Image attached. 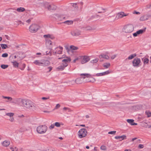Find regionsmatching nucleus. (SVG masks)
Here are the masks:
<instances>
[{"instance_id":"f257e3e1","label":"nucleus","mask_w":151,"mask_h":151,"mask_svg":"<svg viewBox=\"0 0 151 151\" xmlns=\"http://www.w3.org/2000/svg\"><path fill=\"white\" fill-rule=\"evenodd\" d=\"M22 106L32 111H34L36 110L35 104L29 100L24 99L23 102Z\"/></svg>"},{"instance_id":"f03ea898","label":"nucleus","mask_w":151,"mask_h":151,"mask_svg":"<svg viewBox=\"0 0 151 151\" xmlns=\"http://www.w3.org/2000/svg\"><path fill=\"white\" fill-rule=\"evenodd\" d=\"M33 63L36 65L43 66H47L50 63V61L47 59L35 60Z\"/></svg>"},{"instance_id":"7ed1b4c3","label":"nucleus","mask_w":151,"mask_h":151,"mask_svg":"<svg viewBox=\"0 0 151 151\" xmlns=\"http://www.w3.org/2000/svg\"><path fill=\"white\" fill-rule=\"evenodd\" d=\"M47 129V127L45 125H40L37 127V131L40 134H42L46 132Z\"/></svg>"},{"instance_id":"20e7f679","label":"nucleus","mask_w":151,"mask_h":151,"mask_svg":"<svg viewBox=\"0 0 151 151\" xmlns=\"http://www.w3.org/2000/svg\"><path fill=\"white\" fill-rule=\"evenodd\" d=\"M124 31L126 33H130L134 30V27L132 24L125 26L123 27Z\"/></svg>"},{"instance_id":"39448f33","label":"nucleus","mask_w":151,"mask_h":151,"mask_svg":"<svg viewBox=\"0 0 151 151\" xmlns=\"http://www.w3.org/2000/svg\"><path fill=\"white\" fill-rule=\"evenodd\" d=\"M39 29V26L36 24H32L29 28V31L32 33H35Z\"/></svg>"},{"instance_id":"423d86ee","label":"nucleus","mask_w":151,"mask_h":151,"mask_svg":"<svg viewBox=\"0 0 151 151\" xmlns=\"http://www.w3.org/2000/svg\"><path fill=\"white\" fill-rule=\"evenodd\" d=\"M87 131L86 129H81L78 132L79 137L82 138L86 136L87 134Z\"/></svg>"},{"instance_id":"0eeeda50","label":"nucleus","mask_w":151,"mask_h":151,"mask_svg":"<svg viewBox=\"0 0 151 151\" xmlns=\"http://www.w3.org/2000/svg\"><path fill=\"white\" fill-rule=\"evenodd\" d=\"M45 6L46 7L49 11L55 10L57 8V6L53 4H50L47 3H46Z\"/></svg>"},{"instance_id":"6e6552de","label":"nucleus","mask_w":151,"mask_h":151,"mask_svg":"<svg viewBox=\"0 0 151 151\" xmlns=\"http://www.w3.org/2000/svg\"><path fill=\"white\" fill-rule=\"evenodd\" d=\"M141 62V61L139 58H135L132 62L133 66L134 67H138L139 66V64Z\"/></svg>"},{"instance_id":"1a4fd4ad","label":"nucleus","mask_w":151,"mask_h":151,"mask_svg":"<svg viewBox=\"0 0 151 151\" xmlns=\"http://www.w3.org/2000/svg\"><path fill=\"white\" fill-rule=\"evenodd\" d=\"M63 47H62L59 46L55 48L56 51L55 52L54 50L52 51V53L53 55H55L56 54H61L62 53V50Z\"/></svg>"},{"instance_id":"9d476101","label":"nucleus","mask_w":151,"mask_h":151,"mask_svg":"<svg viewBox=\"0 0 151 151\" xmlns=\"http://www.w3.org/2000/svg\"><path fill=\"white\" fill-rule=\"evenodd\" d=\"M81 31L78 29H76L71 32V35L73 36H77L81 35Z\"/></svg>"},{"instance_id":"9b49d317","label":"nucleus","mask_w":151,"mask_h":151,"mask_svg":"<svg viewBox=\"0 0 151 151\" xmlns=\"http://www.w3.org/2000/svg\"><path fill=\"white\" fill-rule=\"evenodd\" d=\"M68 65V64L65 63H64V64L62 63L57 68V69L58 70L62 71L65 68L67 67Z\"/></svg>"},{"instance_id":"f8f14e48","label":"nucleus","mask_w":151,"mask_h":151,"mask_svg":"<svg viewBox=\"0 0 151 151\" xmlns=\"http://www.w3.org/2000/svg\"><path fill=\"white\" fill-rule=\"evenodd\" d=\"M24 100V99H17L14 101V102L18 105L22 106L23 102Z\"/></svg>"},{"instance_id":"ddd939ff","label":"nucleus","mask_w":151,"mask_h":151,"mask_svg":"<svg viewBox=\"0 0 151 151\" xmlns=\"http://www.w3.org/2000/svg\"><path fill=\"white\" fill-rule=\"evenodd\" d=\"M71 61V59L70 57H66V58L63 59L62 60L63 63L66 64L68 65V63H69Z\"/></svg>"},{"instance_id":"4468645a","label":"nucleus","mask_w":151,"mask_h":151,"mask_svg":"<svg viewBox=\"0 0 151 151\" xmlns=\"http://www.w3.org/2000/svg\"><path fill=\"white\" fill-rule=\"evenodd\" d=\"M127 15H128V14H125L123 12H121L120 13H119L117 14V15L115 18V19L116 18H117V19H118L119 18H122L126 16Z\"/></svg>"},{"instance_id":"2eb2a0df","label":"nucleus","mask_w":151,"mask_h":151,"mask_svg":"<svg viewBox=\"0 0 151 151\" xmlns=\"http://www.w3.org/2000/svg\"><path fill=\"white\" fill-rule=\"evenodd\" d=\"M90 58L88 57L85 56L83 57V60L81 61V64H83L88 62Z\"/></svg>"},{"instance_id":"dca6fc26","label":"nucleus","mask_w":151,"mask_h":151,"mask_svg":"<svg viewBox=\"0 0 151 151\" xmlns=\"http://www.w3.org/2000/svg\"><path fill=\"white\" fill-rule=\"evenodd\" d=\"M115 138L116 139H119L120 141H122L126 139V136L125 135H123L122 136H116L115 137Z\"/></svg>"},{"instance_id":"f3484780","label":"nucleus","mask_w":151,"mask_h":151,"mask_svg":"<svg viewBox=\"0 0 151 151\" xmlns=\"http://www.w3.org/2000/svg\"><path fill=\"white\" fill-rule=\"evenodd\" d=\"M127 121L131 125H136L137 123L134 122V120L133 119H127Z\"/></svg>"},{"instance_id":"a211bd4d","label":"nucleus","mask_w":151,"mask_h":151,"mask_svg":"<svg viewBox=\"0 0 151 151\" xmlns=\"http://www.w3.org/2000/svg\"><path fill=\"white\" fill-rule=\"evenodd\" d=\"M109 73H110L109 71V70H108V71H105V72H103L102 73H97L96 74V76H102L105 75H106L108 74H109Z\"/></svg>"},{"instance_id":"6ab92c4d","label":"nucleus","mask_w":151,"mask_h":151,"mask_svg":"<svg viewBox=\"0 0 151 151\" xmlns=\"http://www.w3.org/2000/svg\"><path fill=\"white\" fill-rule=\"evenodd\" d=\"M80 75L82 77L81 78H83V79L85 78V77L88 78L91 76V74L88 73H82L80 74Z\"/></svg>"},{"instance_id":"aec40b11","label":"nucleus","mask_w":151,"mask_h":151,"mask_svg":"<svg viewBox=\"0 0 151 151\" xmlns=\"http://www.w3.org/2000/svg\"><path fill=\"white\" fill-rule=\"evenodd\" d=\"M99 57V59L103 58L107 60H108L109 58V56L104 54L101 55H100Z\"/></svg>"},{"instance_id":"412c9836","label":"nucleus","mask_w":151,"mask_h":151,"mask_svg":"<svg viewBox=\"0 0 151 151\" xmlns=\"http://www.w3.org/2000/svg\"><path fill=\"white\" fill-rule=\"evenodd\" d=\"M149 18V16L147 15H144L141 16L140 18V21H143L147 20Z\"/></svg>"},{"instance_id":"4be33fe9","label":"nucleus","mask_w":151,"mask_h":151,"mask_svg":"<svg viewBox=\"0 0 151 151\" xmlns=\"http://www.w3.org/2000/svg\"><path fill=\"white\" fill-rule=\"evenodd\" d=\"M10 144V142L9 140H5L2 143V144L3 146L7 147Z\"/></svg>"},{"instance_id":"5701e85b","label":"nucleus","mask_w":151,"mask_h":151,"mask_svg":"<svg viewBox=\"0 0 151 151\" xmlns=\"http://www.w3.org/2000/svg\"><path fill=\"white\" fill-rule=\"evenodd\" d=\"M12 63L13 64V66L14 68H17L19 67V63L17 61L12 62Z\"/></svg>"},{"instance_id":"b1692460","label":"nucleus","mask_w":151,"mask_h":151,"mask_svg":"<svg viewBox=\"0 0 151 151\" xmlns=\"http://www.w3.org/2000/svg\"><path fill=\"white\" fill-rule=\"evenodd\" d=\"M25 10V9L23 7H19L17 9V11L19 12H22L24 11Z\"/></svg>"},{"instance_id":"393cba45","label":"nucleus","mask_w":151,"mask_h":151,"mask_svg":"<svg viewBox=\"0 0 151 151\" xmlns=\"http://www.w3.org/2000/svg\"><path fill=\"white\" fill-rule=\"evenodd\" d=\"M75 82L76 83L78 84H80L82 82V80H81V78H77L75 80Z\"/></svg>"},{"instance_id":"a878e982","label":"nucleus","mask_w":151,"mask_h":151,"mask_svg":"<svg viewBox=\"0 0 151 151\" xmlns=\"http://www.w3.org/2000/svg\"><path fill=\"white\" fill-rule=\"evenodd\" d=\"M0 45L3 49H6L8 48V45L6 44H0Z\"/></svg>"},{"instance_id":"bb28decb","label":"nucleus","mask_w":151,"mask_h":151,"mask_svg":"<svg viewBox=\"0 0 151 151\" xmlns=\"http://www.w3.org/2000/svg\"><path fill=\"white\" fill-rule=\"evenodd\" d=\"M73 21L72 20H67L64 22L63 23L68 25L71 24H73Z\"/></svg>"},{"instance_id":"cd10ccee","label":"nucleus","mask_w":151,"mask_h":151,"mask_svg":"<svg viewBox=\"0 0 151 151\" xmlns=\"http://www.w3.org/2000/svg\"><path fill=\"white\" fill-rule=\"evenodd\" d=\"M26 65L25 64H23L20 65L19 68L22 70H23L25 67Z\"/></svg>"},{"instance_id":"c85d7f7f","label":"nucleus","mask_w":151,"mask_h":151,"mask_svg":"<svg viewBox=\"0 0 151 151\" xmlns=\"http://www.w3.org/2000/svg\"><path fill=\"white\" fill-rule=\"evenodd\" d=\"M103 65L105 68H107L110 66V64L109 63H106L104 64Z\"/></svg>"},{"instance_id":"c756f323","label":"nucleus","mask_w":151,"mask_h":151,"mask_svg":"<svg viewBox=\"0 0 151 151\" xmlns=\"http://www.w3.org/2000/svg\"><path fill=\"white\" fill-rule=\"evenodd\" d=\"M136 56V54H133L132 55H130V56H129L128 58V59L129 60H131L134 57H135Z\"/></svg>"},{"instance_id":"7c9ffc66","label":"nucleus","mask_w":151,"mask_h":151,"mask_svg":"<svg viewBox=\"0 0 151 151\" xmlns=\"http://www.w3.org/2000/svg\"><path fill=\"white\" fill-rule=\"evenodd\" d=\"M146 29V28H145L144 29H140L137 31V32H138L139 35L140 34H142L145 31Z\"/></svg>"},{"instance_id":"2f4dec72","label":"nucleus","mask_w":151,"mask_h":151,"mask_svg":"<svg viewBox=\"0 0 151 151\" xmlns=\"http://www.w3.org/2000/svg\"><path fill=\"white\" fill-rule=\"evenodd\" d=\"M46 44L47 45H51L52 44V42L49 39H47L46 40Z\"/></svg>"},{"instance_id":"473e14b6","label":"nucleus","mask_w":151,"mask_h":151,"mask_svg":"<svg viewBox=\"0 0 151 151\" xmlns=\"http://www.w3.org/2000/svg\"><path fill=\"white\" fill-rule=\"evenodd\" d=\"M142 60H144L143 62L144 65L145 63L148 64L149 63V60L148 58H143L142 59Z\"/></svg>"},{"instance_id":"72a5a7b5","label":"nucleus","mask_w":151,"mask_h":151,"mask_svg":"<svg viewBox=\"0 0 151 151\" xmlns=\"http://www.w3.org/2000/svg\"><path fill=\"white\" fill-rule=\"evenodd\" d=\"M84 28L86 30H90L92 29V28L90 26H87L84 27Z\"/></svg>"},{"instance_id":"f704fd0d","label":"nucleus","mask_w":151,"mask_h":151,"mask_svg":"<svg viewBox=\"0 0 151 151\" xmlns=\"http://www.w3.org/2000/svg\"><path fill=\"white\" fill-rule=\"evenodd\" d=\"M70 48L73 50H76L78 49V47L73 45H71L70 46Z\"/></svg>"},{"instance_id":"c9c22d12","label":"nucleus","mask_w":151,"mask_h":151,"mask_svg":"<svg viewBox=\"0 0 151 151\" xmlns=\"http://www.w3.org/2000/svg\"><path fill=\"white\" fill-rule=\"evenodd\" d=\"M1 68L3 69H5L8 67V65H7L2 64L1 65Z\"/></svg>"},{"instance_id":"e433bc0d","label":"nucleus","mask_w":151,"mask_h":151,"mask_svg":"<svg viewBox=\"0 0 151 151\" xmlns=\"http://www.w3.org/2000/svg\"><path fill=\"white\" fill-rule=\"evenodd\" d=\"M6 115L7 116H9L10 117L13 116L14 115V114L13 113L10 112V113H8L6 114Z\"/></svg>"},{"instance_id":"4c0bfd02","label":"nucleus","mask_w":151,"mask_h":151,"mask_svg":"<svg viewBox=\"0 0 151 151\" xmlns=\"http://www.w3.org/2000/svg\"><path fill=\"white\" fill-rule=\"evenodd\" d=\"M50 51L49 52H48L47 51L46 52V54L47 55H48L49 54L50 55H52V51H53V50H52V48H50Z\"/></svg>"},{"instance_id":"58836bf2","label":"nucleus","mask_w":151,"mask_h":151,"mask_svg":"<svg viewBox=\"0 0 151 151\" xmlns=\"http://www.w3.org/2000/svg\"><path fill=\"white\" fill-rule=\"evenodd\" d=\"M98 59L96 58L91 61V62L92 63H95L97 62L98 60Z\"/></svg>"},{"instance_id":"ea45409f","label":"nucleus","mask_w":151,"mask_h":151,"mask_svg":"<svg viewBox=\"0 0 151 151\" xmlns=\"http://www.w3.org/2000/svg\"><path fill=\"white\" fill-rule=\"evenodd\" d=\"M106 11V9L101 8V11L98 12V13H104Z\"/></svg>"},{"instance_id":"a19ab883","label":"nucleus","mask_w":151,"mask_h":151,"mask_svg":"<svg viewBox=\"0 0 151 151\" xmlns=\"http://www.w3.org/2000/svg\"><path fill=\"white\" fill-rule=\"evenodd\" d=\"M101 149L103 150H105L106 149V147L105 146L102 145L100 147Z\"/></svg>"},{"instance_id":"79ce46f5","label":"nucleus","mask_w":151,"mask_h":151,"mask_svg":"<svg viewBox=\"0 0 151 151\" xmlns=\"http://www.w3.org/2000/svg\"><path fill=\"white\" fill-rule=\"evenodd\" d=\"M2 97L4 99H7L10 101L12 100V98L10 97L2 96Z\"/></svg>"},{"instance_id":"37998d69","label":"nucleus","mask_w":151,"mask_h":151,"mask_svg":"<svg viewBox=\"0 0 151 151\" xmlns=\"http://www.w3.org/2000/svg\"><path fill=\"white\" fill-rule=\"evenodd\" d=\"M145 113L148 117H150L151 116V113L150 112L146 111Z\"/></svg>"},{"instance_id":"c03bdc74","label":"nucleus","mask_w":151,"mask_h":151,"mask_svg":"<svg viewBox=\"0 0 151 151\" xmlns=\"http://www.w3.org/2000/svg\"><path fill=\"white\" fill-rule=\"evenodd\" d=\"M54 125L57 127H60V124L58 122H56L55 123Z\"/></svg>"},{"instance_id":"a18cd8bd","label":"nucleus","mask_w":151,"mask_h":151,"mask_svg":"<svg viewBox=\"0 0 151 151\" xmlns=\"http://www.w3.org/2000/svg\"><path fill=\"white\" fill-rule=\"evenodd\" d=\"M8 54L7 53H4L1 56L3 58H6L8 56Z\"/></svg>"},{"instance_id":"49530a36","label":"nucleus","mask_w":151,"mask_h":151,"mask_svg":"<svg viewBox=\"0 0 151 151\" xmlns=\"http://www.w3.org/2000/svg\"><path fill=\"white\" fill-rule=\"evenodd\" d=\"M10 149L12 151H17L18 150V149L16 147H15L14 148L11 147H10Z\"/></svg>"},{"instance_id":"de8ad7c7","label":"nucleus","mask_w":151,"mask_h":151,"mask_svg":"<svg viewBox=\"0 0 151 151\" xmlns=\"http://www.w3.org/2000/svg\"><path fill=\"white\" fill-rule=\"evenodd\" d=\"M116 132V131H111L109 132H108V134H115Z\"/></svg>"},{"instance_id":"09e8293b","label":"nucleus","mask_w":151,"mask_h":151,"mask_svg":"<svg viewBox=\"0 0 151 151\" xmlns=\"http://www.w3.org/2000/svg\"><path fill=\"white\" fill-rule=\"evenodd\" d=\"M51 35L50 34H48L47 35H44L43 36L45 38H50Z\"/></svg>"},{"instance_id":"8fccbe9b","label":"nucleus","mask_w":151,"mask_h":151,"mask_svg":"<svg viewBox=\"0 0 151 151\" xmlns=\"http://www.w3.org/2000/svg\"><path fill=\"white\" fill-rule=\"evenodd\" d=\"M66 57H67L65 55H62V57L61 58H58V59L59 60L61 59H65L66 58Z\"/></svg>"},{"instance_id":"3c124183","label":"nucleus","mask_w":151,"mask_h":151,"mask_svg":"<svg viewBox=\"0 0 151 151\" xmlns=\"http://www.w3.org/2000/svg\"><path fill=\"white\" fill-rule=\"evenodd\" d=\"M139 34L138 32L137 31L135 33H133V35L134 37L137 36Z\"/></svg>"},{"instance_id":"603ef678","label":"nucleus","mask_w":151,"mask_h":151,"mask_svg":"<svg viewBox=\"0 0 151 151\" xmlns=\"http://www.w3.org/2000/svg\"><path fill=\"white\" fill-rule=\"evenodd\" d=\"M73 6L75 8H76V9H78V7L77 6V5L76 3H73Z\"/></svg>"},{"instance_id":"864d4df0","label":"nucleus","mask_w":151,"mask_h":151,"mask_svg":"<svg viewBox=\"0 0 151 151\" xmlns=\"http://www.w3.org/2000/svg\"><path fill=\"white\" fill-rule=\"evenodd\" d=\"M47 68L49 69V70L47 71V72L48 73L51 71L52 69V68L51 66L47 67Z\"/></svg>"},{"instance_id":"5fc2aeb1","label":"nucleus","mask_w":151,"mask_h":151,"mask_svg":"<svg viewBox=\"0 0 151 151\" xmlns=\"http://www.w3.org/2000/svg\"><path fill=\"white\" fill-rule=\"evenodd\" d=\"M54 126H55V125L54 124H52L49 127V128L50 129H53L54 127Z\"/></svg>"},{"instance_id":"6e6d98bb","label":"nucleus","mask_w":151,"mask_h":151,"mask_svg":"<svg viewBox=\"0 0 151 151\" xmlns=\"http://www.w3.org/2000/svg\"><path fill=\"white\" fill-rule=\"evenodd\" d=\"M9 120L11 122H13L14 121V117L12 116V117H10V118L9 119Z\"/></svg>"},{"instance_id":"4d7b16f0","label":"nucleus","mask_w":151,"mask_h":151,"mask_svg":"<svg viewBox=\"0 0 151 151\" xmlns=\"http://www.w3.org/2000/svg\"><path fill=\"white\" fill-rule=\"evenodd\" d=\"M60 107V105L59 104H58L56 105L55 107V109H57Z\"/></svg>"},{"instance_id":"13d9d810","label":"nucleus","mask_w":151,"mask_h":151,"mask_svg":"<svg viewBox=\"0 0 151 151\" xmlns=\"http://www.w3.org/2000/svg\"><path fill=\"white\" fill-rule=\"evenodd\" d=\"M144 147V145H143L139 144V145L138 147L139 148H142Z\"/></svg>"},{"instance_id":"bf43d9fd","label":"nucleus","mask_w":151,"mask_h":151,"mask_svg":"<svg viewBox=\"0 0 151 151\" xmlns=\"http://www.w3.org/2000/svg\"><path fill=\"white\" fill-rule=\"evenodd\" d=\"M116 55H114L111 56V58L112 59H114L116 57Z\"/></svg>"},{"instance_id":"052dcab7","label":"nucleus","mask_w":151,"mask_h":151,"mask_svg":"<svg viewBox=\"0 0 151 151\" xmlns=\"http://www.w3.org/2000/svg\"><path fill=\"white\" fill-rule=\"evenodd\" d=\"M133 13L134 14H140V12H136V11H134Z\"/></svg>"},{"instance_id":"680f3d73","label":"nucleus","mask_w":151,"mask_h":151,"mask_svg":"<svg viewBox=\"0 0 151 151\" xmlns=\"http://www.w3.org/2000/svg\"><path fill=\"white\" fill-rule=\"evenodd\" d=\"M47 151H54L53 149L52 148H50L47 150Z\"/></svg>"},{"instance_id":"e2e57ef3","label":"nucleus","mask_w":151,"mask_h":151,"mask_svg":"<svg viewBox=\"0 0 151 151\" xmlns=\"http://www.w3.org/2000/svg\"><path fill=\"white\" fill-rule=\"evenodd\" d=\"M5 36L7 40H9V39H10L8 35H5Z\"/></svg>"},{"instance_id":"0e129e2a","label":"nucleus","mask_w":151,"mask_h":151,"mask_svg":"<svg viewBox=\"0 0 151 151\" xmlns=\"http://www.w3.org/2000/svg\"><path fill=\"white\" fill-rule=\"evenodd\" d=\"M49 99V97H48V98H46V97H42V100H46V99Z\"/></svg>"},{"instance_id":"69168bd1","label":"nucleus","mask_w":151,"mask_h":151,"mask_svg":"<svg viewBox=\"0 0 151 151\" xmlns=\"http://www.w3.org/2000/svg\"><path fill=\"white\" fill-rule=\"evenodd\" d=\"M50 38L51 39L53 40V39H55V37L53 35H51Z\"/></svg>"},{"instance_id":"338daca9","label":"nucleus","mask_w":151,"mask_h":151,"mask_svg":"<svg viewBox=\"0 0 151 151\" xmlns=\"http://www.w3.org/2000/svg\"><path fill=\"white\" fill-rule=\"evenodd\" d=\"M31 19H29L26 21V22H27L28 23H30L31 22Z\"/></svg>"},{"instance_id":"774afa93","label":"nucleus","mask_w":151,"mask_h":151,"mask_svg":"<svg viewBox=\"0 0 151 151\" xmlns=\"http://www.w3.org/2000/svg\"><path fill=\"white\" fill-rule=\"evenodd\" d=\"M147 8H151V4L149 5H147Z\"/></svg>"}]
</instances>
